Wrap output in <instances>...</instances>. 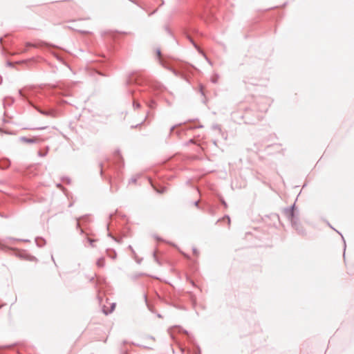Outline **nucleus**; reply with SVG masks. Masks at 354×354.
Wrapping results in <instances>:
<instances>
[{"label":"nucleus","mask_w":354,"mask_h":354,"mask_svg":"<svg viewBox=\"0 0 354 354\" xmlns=\"http://www.w3.org/2000/svg\"><path fill=\"white\" fill-rule=\"evenodd\" d=\"M155 341V339L153 337L147 336L145 337L144 342L146 344V346H149L151 342H153Z\"/></svg>","instance_id":"1"},{"label":"nucleus","mask_w":354,"mask_h":354,"mask_svg":"<svg viewBox=\"0 0 354 354\" xmlns=\"http://www.w3.org/2000/svg\"><path fill=\"white\" fill-rule=\"evenodd\" d=\"M97 266L102 268L104 266V259L103 258L99 259L97 261Z\"/></svg>","instance_id":"2"},{"label":"nucleus","mask_w":354,"mask_h":354,"mask_svg":"<svg viewBox=\"0 0 354 354\" xmlns=\"http://www.w3.org/2000/svg\"><path fill=\"white\" fill-rule=\"evenodd\" d=\"M157 53H158V56H160V50H158Z\"/></svg>","instance_id":"3"}]
</instances>
